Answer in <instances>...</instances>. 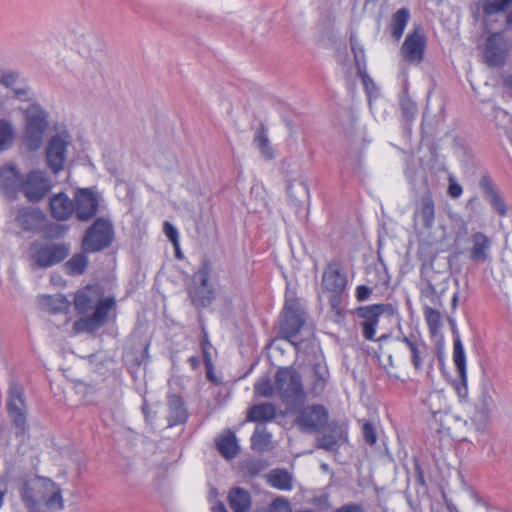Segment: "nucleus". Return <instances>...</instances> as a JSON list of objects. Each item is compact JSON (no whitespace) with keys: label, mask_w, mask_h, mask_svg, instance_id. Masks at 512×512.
Instances as JSON below:
<instances>
[{"label":"nucleus","mask_w":512,"mask_h":512,"mask_svg":"<svg viewBox=\"0 0 512 512\" xmlns=\"http://www.w3.org/2000/svg\"><path fill=\"white\" fill-rule=\"evenodd\" d=\"M72 305L80 318L73 323V334L95 333L109 319L111 311L116 309V299L106 295L100 284H87L73 295Z\"/></svg>","instance_id":"1"},{"label":"nucleus","mask_w":512,"mask_h":512,"mask_svg":"<svg viewBox=\"0 0 512 512\" xmlns=\"http://www.w3.org/2000/svg\"><path fill=\"white\" fill-rule=\"evenodd\" d=\"M21 498L29 512H57L64 508L60 486L45 477L26 481L21 489Z\"/></svg>","instance_id":"2"},{"label":"nucleus","mask_w":512,"mask_h":512,"mask_svg":"<svg viewBox=\"0 0 512 512\" xmlns=\"http://www.w3.org/2000/svg\"><path fill=\"white\" fill-rule=\"evenodd\" d=\"M275 389L279 398L286 403L304 402L307 398L302 376L293 366L278 368L275 373Z\"/></svg>","instance_id":"3"},{"label":"nucleus","mask_w":512,"mask_h":512,"mask_svg":"<svg viewBox=\"0 0 512 512\" xmlns=\"http://www.w3.org/2000/svg\"><path fill=\"white\" fill-rule=\"evenodd\" d=\"M348 280L339 263H329L322 274L321 286L332 309H338Z\"/></svg>","instance_id":"4"},{"label":"nucleus","mask_w":512,"mask_h":512,"mask_svg":"<svg viewBox=\"0 0 512 512\" xmlns=\"http://www.w3.org/2000/svg\"><path fill=\"white\" fill-rule=\"evenodd\" d=\"M114 238L112 223L105 218H97L86 230L82 248L86 253H95L109 247Z\"/></svg>","instance_id":"5"},{"label":"nucleus","mask_w":512,"mask_h":512,"mask_svg":"<svg viewBox=\"0 0 512 512\" xmlns=\"http://www.w3.org/2000/svg\"><path fill=\"white\" fill-rule=\"evenodd\" d=\"M48 127L47 114L36 104L25 111L24 142L31 150H37Z\"/></svg>","instance_id":"6"},{"label":"nucleus","mask_w":512,"mask_h":512,"mask_svg":"<svg viewBox=\"0 0 512 512\" xmlns=\"http://www.w3.org/2000/svg\"><path fill=\"white\" fill-rule=\"evenodd\" d=\"M30 257L37 268L52 267L65 260L70 252L66 243L34 242L30 246Z\"/></svg>","instance_id":"7"},{"label":"nucleus","mask_w":512,"mask_h":512,"mask_svg":"<svg viewBox=\"0 0 512 512\" xmlns=\"http://www.w3.org/2000/svg\"><path fill=\"white\" fill-rule=\"evenodd\" d=\"M329 421V411L322 404L305 405L296 414L295 424L305 433H318L324 430Z\"/></svg>","instance_id":"8"},{"label":"nucleus","mask_w":512,"mask_h":512,"mask_svg":"<svg viewBox=\"0 0 512 512\" xmlns=\"http://www.w3.org/2000/svg\"><path fill=\"white\" fill-rule=\"evenodd\" d=\"M305 324V313L301 309L297 299L286 296L283 309V319L280 325V332L284 339L293 345H297L294 338L298 335Z\"/></svg>","instance_id":"9"},{"label":"nucleus","mask_w":512,"mask_h":512,"mask_svg":"<svg viewBox=\"0 0 512 512\" xmlns=\"http://www.w3.org/2000/svg\"><path fill=\"white\" fill-rule=\"evenodd\" d=\"M52 185L48 177L41 170H32L23 178L20 192L29 202H39L51 190Z\"/></svg>","instance_id":"10"},{"label":"nucleus","mask_w":512,"mask_h":512,"mask_svg":"<svg viewBox=\"0 0 512 512\" xmlns=\"http://www.w3.org/2000/svg\"><path fill=\"white\" fill-rule=\"evenodd\" d=\"M8 414L18 429L17 434L26 430V402L23 388L14 383L10 386L7 399Z\"/></svg>","instance_id":"11"},{"label":"nucleus","mask_w":512,"mask_h":512,"mask_svg":"<svg viewBox=\"0 0 512 512\" xmlns=\"http://www.w3.org/2000/svg\"><path fill=\"white\" fill-rule=\"evenodd\" d=\"M388 308L389 304L378 303L360 306L356 309V315L362 320L361 330L362 335L366 340H375L380 317L388 310Z\"/></svg>","instance_id":"12"},{"label":"nucleus","mask_w":512,"mask_h":512,"mask_svg":"<svg viewBox=\"0 0 512 512\" xmlns=\"http://www.w3.org/2000/svg\"><path fill=\"white\" fill-rule=\"evenodd\" d=\"M427 46V38L421 27H415L410 32L401 47V55L405 62L410 64H420L424 59Z\"/></svg>","instance_id":"13"},{"label":"nucleus","mask_w":512,"mask_h":512,"mask_svg":"<svg viewBox=\"0 0 512 512\" xmlns=\"http://www.w3.org/2000/svg\"><path fill=\"white\" fill-rule=\"evenodd\" d=\"M436 220V205L431 191H427L415 204L412 221L416 229L430 231Z\"/></svg>","instance_id":"14"},{"label":"nucleus","mask_w":512,"mask_h":512,"mask_svg":"<svg viewBox=\"0 0 512 512\" xmlns=\"http://www.w3.org/2000/svg\"><path fill=\"white\" fill-rule=\"evenodd\" d=\"M74 212L79 221L91 220L99 210V195L90 188H79L74 193Z\"/></svg>","instance_id":"15"},{"label":"nucleus","mask_w":512,"mask_h":512,"mask_svg":"<svg viewBox=\"0 0 512 512\" xmlns=\"http://www.w3.org/2000/svg\"><path fill=\"white\" fill-rule=\"evenodd\" d=\"M396 341L405 345L409 352V359L416 372L423 370L427 361L430 360L431 352L428 344L414 334L397 337Z\"/></svg>","instance_id":"16"},{"label":"nucleus","mask_w":512,"mask_h":512,"mask_svg":"<svg viewBox=\"0 0 512 512\" xmlns=\"http://www.w3.org/2000/svg\"><path fill=\"white\" fill-rule=\"evenodd\" d=\"M211 265L209 260L205 259L197 272L194 274V279H196L200 287L195 289L193 292V301L197 302L203 307H206L211 304L213 300L214 291L210 286L209 278H210Z\"/></svg>","instance_id":"17"},{"label":"nucleus","mask_w":512,"mask_h":512,"mask_svg":"<svg viewBox=\"0 0 512 512\" xmlns=\"http://www.w3.org/2000/svg\"><path fill=\"white\" fill-rule=\"evenodd\" d=\"M69 142L61 135L53 136L46 148V160L50 170L57 174L63 168L66 160V152Z\"/></svg>","instance_id":"18"},{"label":"nucleus","mask_w":512,"mask_h":512,"mask_svg":"<svg viewBox=\"0 0 512 512\" xmlns=\"http://www.w3.org/2000/svg\"><path fill=\"white\" fill-rule=\"evenodd\" d=\"M41 308L52 315L64 314L66 316L63 325H68L71 322L69 316L72 302L62 294L56 295H41L38 298Z\"/></svg>","instance_id":"19"},{"label":"nucleus","mask_w":512,"mask_h":512,"mask_svg":"<svg viewBox=\"0 0 512 512\" xmlns=\"http://www.w3.org/2000/svg\"><path fill=\"white\" fill-rule=\"evenodd\" d=\"M500 41V33H492L486 39L484 47V62L489 67H499L505 62L506 53L501 49L499 45Z\"/></svg>","instance_id":"20"},{"label":"nucleus","mask_w":512,"mask_h":512,"mask_svg":"<svg viewBox=\"0 0 512 512\" xmlns=\"http://www.w3.org/2000/svg\"><path fill=\"white\" fill-rule=\"evenodd\" d=\"M52 216L60 221L68 220L74 212V199H70L65 193L54 194L49 200Z\"/></svg>","instance_id":"21"},{"label":"nucleus","mask_w":512,"mask_h":512,"mask_svg":"<svg viewBox=\"0 0 512 512\" xmlns=\"http://www.w3.org/2000/svg\"><path fill=\"white\" fill-rule=\"evenodd\" d=\"M168 405V426L173 427L179 424H183L188 419V412L185 407V403L181 396L176 394H170L167 397Z\"/></svg>","instance_id":"22"},{"label":"nucleus","mask_w":512,"mask_h":512,"mask_svg":"<svg viewBox=\"0 0 512 512\" xmlns=\"http://www.w3.org/2000/svg\"><path fill=\"white\" fill-rule=\"evenodd\" d=\"M24 176L12 164L3 165L0 168V187L6 192L20 191Z\"/></svg>","instance_id":"23"},{"label":"nucleus","mask_w":512,"mask_h":512,"mask_svg":"<svg viewBox=\"0 0 512 512\" xmlns=\"http://www.w3.org/2000/svg\"><path fill=\"white\" fill-rule=\"evenodd\" d=\"M16 221L24 231H36L45 221V215L39 209L24 207L19 210Z\"/></svg>","instance_id":"24"},{"label":"nucleus","mask_w":512,"mask_h":512,"mask_svg":"<svg viewBox=\"0 0 512 512\" xmlns=\"http://www.w3.org/2000/svg\"><path fill=\"white\" fill-rule=\"evenodd\" d=\"M470 259L474 262H485L489 259L492 241L482 232L471 236Z\"/></svg>","instance_id":"25"},{"label":"nucleus","mask_w":512,"mask_h":512,"mask_svg":"<svg viewBox=\"0 0 512 512\" xmlns=\"http://www.w3.org/2000/svg\"><path fill=\"white\" fill-rule=\"evenodd\" d=\"M227 500L233 512H249L251 510V494L243 488H232L228 493Z\"/></svg>","instance_id":"26"},{"label":"nucleus","mask_w":512,"mask_h":512,"mask_svg":"<svg viewBox=\"0 0 512 512\" xmlns=\"http://www.w3.org/2000/svg\"><path fill=\"white\" fill-rule=\"evenodd\" d=\"M276 407L271 403H260L251 406L246 414V421L266 423L276 417Z\"/></svg>","instance_id":"27"},{"label":"nucleus","mask_w":512,"mask_h":512,"mask_svg":"<svg viewBox=\"0 0 512 512\" xmlns=\"http://www.w3.org/2000/svg\"><path fill=\"white\" fill-rule=\"evenodd\" d=\"M216 447L219 453L226 459L230 460L237 456L239 446L236 435L233 431L228 430L216 438Z\"/></svg>","instance_id":"28"},{"label":"nucleus","mask_w":512,"mask_h":512,"mask_svg":"<svg viewBox=\"0 0 512 512\" xmlns=\"http://www.w3.org/2000/svg\"><path fill=\"white\" fill-rule=\"evenodd\" d=\"M423 315L431 339L442 338L443 314L428 305L423 307Z\"/></svg>","instance_id":"29"},{"label":"nucleus","mask_w":512,"mask_h":512,"mask_svg":"<svg viewBox=\"0 0 512 512\" xmlns=\"http://www.w3.org/2000/svg\"><path fill=\"white\" fill-rule=\"evenodd\" d=\"M330 374L328 368L322 364H315L313 367L312 380L308 393L313 397H318L324 393Z\"/></svg>","instance_id":"30"},{"label":"nucleus","mask_w":512,"mask_h":512,"mask_svg":"<svg viewBox=\"0 0 512 512\" xmlns=\"http://www.w3.org/2000/svg\"><path fill=\"white\" fill-rule=\"evenodd\" d=\"M267 483L280 491H291L293 489V476L286 469L276 468L266 476Z\"/></svg>","instance_id":"31"},{"label":"nucleus","mask_w":512,"mask_h":512,"mask_svg":"<svg viewBox=\"0 0 512 512\" xmlns=\"http://www.w3.org/2000/svg\"><path fill=\"white\" fill-rule=\"evenodd\" d=\"M453 362L459 378L464 386L467 382L466 353L461 340L457 337L453 340Z\"/></svg>","instance_id":"32"},{"label":"nucleus","mask_w":512,"mask_h":512,"mask_svg":"<svg viewBox=\"0 0 512 512\" xmlns=\"http://www.w3.org/2000/svg\"><path fill=\"white\" fill-rule=\"evenodd\" d=\"M409 19H410V12L407 8L399 9L392 16L391 34H392V37L396 41H399L402 38L405 28L409 22Z\"/></svg>","instance_id":"33"},{"label":"nucleus","mask_w":512,"mask_h":512,"mask_svg":"<svg viewBox=\"0 0 512 512\" xmlns=\"http://www.w3.org/2000/svg\"><path fill=\"white\" fill-rule=\"evenodd\" d=\"M88 264L89 259L85 253H76L65 263V269L67 274L79 276L85 273Z\"/></svg>","instance_id":"34"},{"label":"nucleus","mask_w":512,"mask_h":512,"mask_svg":"<svg viewBox=\"0 0 512 512\" xmlns=\"http://www.w3.org/2000/svg\"><path fill=\"white\" fill-rule=\"evenodd\" d=\"M271 445V434L265 429L256 428L251 437V448L258 452H264Z\"/></svg>","instance_id":"35"},{"label":"nucleus","mask_w":512,"mask_h":512,"mask_svg":"<svg viewBox=\"0 0 512 512\" xmlns=\"http://www.w3.org/2000/svg\"><path fill=\"white\" fill-rule=\"evenodd\" d=\"M15 138V129L11 122L0 119V151L8 149Z\"/></svg>","instance_id":"36"},{"label":"nucleus","mask_w":512,"mask_h":512,"mask_svg":"<svg viewBox=\"0 0 512 512\" xmlns=\"http://www.w3.org/2000/svg\"><path fill=\"white\" fill-rule=\"evenodd\" d=\"M209 346H210L209 341L206 338L203 339L201 342V347H202V353H203V358H204V364H205V368H206V377L210 382L218 383V379L214 373V365L212 362L211 353L209 351Z\"/></svg>","instance_id":"37"},{"label":"nucleus","mask_w":512,"mask_h":512,"mask_svg":"<svg viewBox=\"0 0 512 512\" xmlns=\"http://www.w3.org/2000/svg\"><path fill=\"white\" fill-rule=\"evenodd\" d=\"M276 392L275 383L269 378H264L255 384V393L262 397H271Z\"/></svg>","instance_id":"38"},{"label":"nucleus","mask_w":512,"mask_h":512,"mask_svg":"<svg viewBox=\"0 0 512 512\" xmlns=\"http://www.w3.org/2000/svg\"><path fill=\"white\" fill-rule=\"evenodd\" d=\"M267 512H292V508L288 499L282 496H277L269 504Z\"/></svg>","instance_id":"39"},{"label":"nucleus","mask_w":512,"mask_h":512,"mask_svg":"<svg viewBox=\"0 0 512 512\" xmlns=\"http://www.w3.org/2000/svg\"><path fill=\"white\" fill-rule=\"evenodd\" d=\"M318 441V447L327 451H334L339 447V440L333 434H324Z\"/></svg>","instance_id":"40"},{"label":"nucleus","mask_w":512,"mask_h":512,"mask_svg":"<svg viewBox=\"0 0 512 512\" xmlns=\"http://www.w3.org/2000/svg\"><path fill=\"white\" fill-rule=\"evenodd\" d=\"M490 203L495 212H497L500 216H505L507 214V207L503 200V198L495 191H493L490 195Z\"/></svg>","instance_id":"41"},{"label":"nucleus","mask_w":512,"mask_h":512,"mask_svg":"<svg viewBox=\"0 0 512 512\" xmlns=\"http://www.w3.org/2000/svg\"><path fill=\"white\" fill-rule=\"evenodd\" d=\"M362 434L364 440L369 445H375L377 442V432L375 427L370 422H365L362 426Z\"/></svg>","instance_id":"42"},{"label":"nucleus","mask_w":512,"mask_h":512,"mask_svg":"<svg viewBox=\"0 0 512 512\" xmlns=\"http://www.w3.org/2000/svg\"><path fill=\"white\" fill-rule=\"evenodd\" d=\"M163 231L173 246H177V242H179V233L169 221H165L163 223Z\"/></svg>","instance_id":"43"},{"label":"nucleus","mask_w":512,"mask_h":512,"mask_svg":"<svg viewBox=\"0 0 512 512\" xmlns=\"http://www.w3.org/2000/svg\"><path fill=\"white\" fill-rule=\"evenodd\" d=\"M447 193L451 198L454 199L459 198L463 193L462 186L459 183H457L451 176L449 177Z\"/></svg>","instance_id":"44"},{"label":"nucleus","mask_w":512,"mask_h":512,"mask_svg":"<svg viewBox=\"0 0 512 512\" xmlns=\"http://www.w3.org/2000/svg\"><path fill=\"white\" fill-rule=\"evenodd\" d=\"M259 147L261 148L262 154L270 159L273 157L272 149L268 145V139L264 135H259L256 138Z\"/></svg>","instance_id":"45"},{"label":"nucleus","mask_w":512,"mask_h":512,"mask_svg":"<svg viewBox=\"0 0 512 512\" xmlns=\"http://www.w3.org/2000/svg\"><path fill=\"white\" fill-rule=\"evenodd\" d=\"M372 294V289L366 285H358L355 290V298L359 301L367 300Z\"/></svg>","instance_id":"46"},{"label":"nucleus","mask_w":512,"mask_h":512,"mask_svg":"<svg viewBox=\"0 0 512 512\" xmlns=\"http://www.w3.org/2000/svg\"><path fill=\"white\" fill-rule=\"evenodd\" d=\"M18 75L15 72H6L2 75L0 83L6 87H12L17 81Z\"/></svg>","instance_id":"47"},{"label":"nucleus","mask_w":512,"mask_h":512,"mask_svg":"<svg viewBox=\"0 0 512 512\" xmlns=\"http://www.w3.org/2000/svg\"><path fill=\"white\" fill-rule=\"evenodd\" d=\"M334 512H364V508L358 503H349L337 508Z\"/></svg>","instance_id":"48"},{"label":"nucleus","mask_w":512,"mask_h":512,"mask_svg":"<svg viewBox=\"0 0 512 512\" xmlns=\"http://www.w3.org/2000/svg\"><path fill=\"white\" fill-rule=\"evenodd\" d=\"M422 297L428 298L431 302L436 303L438 296L433 286H429L421 293Z\"/></svg>","instance_id":"49"},{"label":"nucleus","mask_w":512,"mask_h":512,"mask_svg":"<svg viewBox=\"0 0 512 512\" xmlns=\"http://www.w3.org/2000/svg\"><path fill=\"white\" fill-rule=\"evenodd\" d=\"M7 491V483L2 478H0V508L3 505L4 497L7 494Z\"/></svg>","instance_id":"50"},{"label":"nucleus","mask_w":512,"mask_h":512,"mask_svg":"<svg viewBox=\"0 0 512 512\" xmlns=\"http://www.w3.org/2000/svg\"><path fill=\"white\" fill-rule=\"evenodd\" d=\"M188 362L193 370H197L200 367V359L197 356H191Z\"/></svg>","instance_id":"51"},{"label":"nucleus","mask_w":512,"mask_h":512,"mask_svg":"<svg viewBox=\"0 0 512 512\" xmlns=\"http://www.w3.org/2000/svg\"><path fill=\"white\" fill-rule=\"evenodd\" d=\"M389 339H391V335H390V334H382V335H380L378 338H376V337H375V340H374V341H376V342H378V343H379V349H380V350H382L381 345H382L384 342L388 341ZM380 352L382 353V351H380Z\"/></svg>","instance_id":"52"},{"label":"nucleus","mask_w":512,"mask_h":512,"mask_svg":"<svg viewBox=\"0 0 512 512\" xmlns=\"http://www.w3.org/2000/svg\"><path fill=\"white\" fill-rule=\"evenodd\" d=\"M211 512H228V511L225 508V506L223 505V503L220 502L212 508Z\"/></svg>","instance_id":"53"},{"label":"nucleus","mask_w":512,"mask_h":512,"mask_svg":"<svg viewBox=\"0 0 512 512\" xmlns=\"http://www.w3.org/2000/svg\"><path fill=\"white\" fill-rule=\"evenodd\" d=\"M174 249H175V256H176V258L182 259L183 255H182V252L180 250L179 242H177V246H174Z\"/></svg>","instance_id":"54"},{"label":"nucleus","mask_w":512,"mask_h":512,"mask_svg":"<svg viewBox=\"0 0 512 512\" xmlns=\"http://www.w3.org/2000/svg\"><path fill=\"white\" fill-rule=\"evenodd\" d=\"M368 82H372V80L368 76H363V83L367 86Z\"/></svg>","instance_id":"55"},{"label":"nucleus","mask_w":512,"mask_h":512,"mask_svg":"<svg viewBox=\"0 0 512 512\" xmlns=\"http://www.w3.org/2000/svg\"><path fill=\"white\" fill-rule=\"evenodd\" d=\"M388 359H389L390 365L393 366L392 355H389Z\"/></svg>","instance_id":"56"},{"label":"nucleus","mask_w":512,"mask_h":512,"mask_svg":"<svg viewBox=\"0 0 512 512\" xmlns=\"http://www.w3.org/2000/svg\"><path fill=\"white\" fill-rule=\"evenodd\" d=\"M21 93H22V91H20V90H17V91H16V95H17V96H20V94H21Z\"/></svg>","instance_id":"57"},{"label":"nucleus","mask_w":512,"mask_h":512,"mask_svg":"<svg viewBox=\"0 0 512 512\" xmlns=\"http://www.w3.org/2000/svg\"><path fill=\"white\" fill-rule=\"evenodd\" d=\"M301 512H313V511H310V510H306V511H301Z\"/></svg>","instance_id":"58"}]
</instances>
